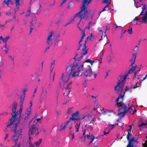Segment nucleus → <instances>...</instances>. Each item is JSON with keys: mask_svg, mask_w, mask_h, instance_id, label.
Segmentation results:
<instances>
[{"mask_svg": "<svg viewBox=\"0 0 147 147\" xmlns=\"http://www.w3.org/2000/svg\"><path fill=\"white\" fill-rule=\"evenodd\" d=\"M140 16H136L135 17V18L133 20V22H134L135 20H139L141 19V18H139Z\"/></svg>", "mask_w": 147, "mask_h": 147, "instance_id": "nucleus-38", "label": "nucleus"}, {"mask_svg": "<svg viewBox=\"0 0 147 147\" xmlns=\"http://www.w3.org/2000/svg\"><path fill=\"white\" fill-rule=\"evenodd\" d=\"M36 23V21H33V20H32V21L30 22L31 24V26H30V27H32V25L35 23Z\"/></svg>", "mask_w": 147, "mask_h": 147, "instance_id": "nucleus-41", "label": "nucleus"}, {"mask_svg": "<svg viewBox=\"0 0 147 147\" xmlns=\"http://www.w3.org/2000/svg\"><path fill=\"white\" fill-rule=\"evenodd\" d=\"M67 67L66 69V71H70L71 70V72L72 73L73 71H74L75 69V68H77L78 67V63H74L73 65H67Z\"/></svg>", "mask_w": 147, "mask_h": 147, "instance_id": "nucleus-9", "label": "nucleus"}, {"mask_svg": "<svg viewBox=\"0 0 147 147\" xmlns=\"http://www.w3.org/2000/svg\"><path fill=\"white\" fill-rule=\"evenodd\" d=\"M92 22H89L88 23V26L85 28V29H86L87 28H88L89 30H90L91 28H92Z\"/></svg>", "mask_w": 147, "mask_h": 147, "instance_id": "nucleus-29", "label": "nucleus"}, {"mask_svg": "<svg viewBox=\"0 0 147 147\" xmlns=\"http://www.w3.org/2000/svg\"><path fill=\"white\" fill-rule=\"evenodd\" d=\"M74 20V19H72L69 22H68V23H66V25H65V26H66L67 25H68L69 24L71 23V22L73 21Z\"/></svg>", "mask_w": 147, "mask_h": 147, "instance_id": "nucleus-51", "label": "nucleus"}, {"mask_svg": "<svg viewBox=\"0 0 147 147\" xmlns=\"http://www.w3.org/2000/svg\"><path fill=\"white\" fill-rule=\"evenodd\" d=\"M128 75V73L125 74V75H120L119 76L120 79L118 80L117 83H119L121 84V83L124 82V81Z\"/></svg>", "mask_w": 147, "mask_h": 147, "instance_id": "nucleus-14", "label": "nucleus"}, {"mask_svg": "<svg viewBox=\"0 0 147 147\" xmlns=\"http://www.w3.org/2000/svg\"><path fill=\"white\" fill-rule=\"evenodd\" d=\"M84 66V64L81 65H79L78 64V67L77 68H75V69L74 70L75 71H74L73 74H71V76L73 77H75L76 76H79L82 75L83 74V72H80V71H82L83 69V68Z\"/></svg>", "mask_w": 147, "mask_h": 147, "instance_id": "nucleus-5", "label": "nucleus"}, {"mask_svg": "<svg viewBox=\"0 0 147 147\" xmlns=\"http://www.w3.org/2000/svg\"><path fill=\"white\" fill-rule=\"evenodd\" d=\"M30 112H31V111L30 110H28L27 111L26 113V117L24 118V122H26L29 119L28 115L30 113Z\"/></svg>", "mask_w": 147, "mask_h": 147, "instance_id": "nucleus-18", "label": "nucleus"}, {"mask_svg": "<svg viewBox=\"0 0 147 147\" xmlns=\"http://www.w3.org/2000/svg\"><path fill=\"white\" fill-rule=\"evenodd\" d=\"M102 2L104 3H109L108 0H103Z\"/></svg>", "mask_w": 147, "mask_h": 147, "instance_id": "nucleus-57", "label": "nucleus"}, {"mask_svg": "<svg viewBox=\"0 0 147 147\" xmlns=\"http://www.w3.org/2000/svg\"><path fill=\"white\" fill-rule=\"evenodd\" d=\"M20 0H16V6L17 5H19V2Z\"/></svg>", "mask_w": 147, "mask_h": 147, "instance_id": "nucleus-53", "label": "nucleus"}, {"mask_svg": "<svg viewBox=\"0 0 147 147\" xmlns=\"http://www.w3.org/2000/svg\"><path fill=\"white\" fill-rule=\"evenodd\" d=\"M92 75H93V76H92V78L93 79H94L96 78V77L97 76V74H96L95 73H94Z\"/></svg>", "mask_w": 147, "mask_h": 147, "instance_id": "nucleus-49", "label": "nucleus"}, {"mask_svg": "<svg viewBox=\"0 0 147 147\" xmlns=\"http://www.w3.org/2000/svg\"><path fill=\"white\" fill-rule=\"evenodd\" d=\"M130 133L129 131H128L127 135V140H128L129 139V138L130 137Z\"/></svg>", "mask_w": 147, "mask_h": 147, "instance_id": "nucleus-52", "label": "nucleus"}, {"mask_svg": "<svg viewBox=\"0 0 147 147\" xmlns=\"http://www.w3.org/2000/svg\"><path fill=\"white\" fill-rule=\"evenodd\" d=\"M41 93L40 95V102L46 100L47 97L48 91L45 89V87L42 86L41 87Z\"/></svg>", "mask_w": 147, "mask_h": 147, "instance_id": "nucleus-6", "label": "nucleus"}, {"mask_svg": "<svg viewBox=\"0 0 147 147\" xmlns=\"http://www.w3.org/2000/svg\"><path fill=\"white\" fill-rule=\"evenodd\" d=\"M17 119L16 117H15V119L12 118L10 119V123L8 124L7 125V127H9L10 126H12V127L11 128L13 127V125H14L15 124H13V123L17 120Z\"/></svg>", "mask_w": 147, "mask_h": 147, "instance_id": "nucleus-17", "label": "nucleus"}, {"mask_svg": "<svg viewBox=\"0 0 147 147\" xmlns=\"http://www.w3.org/2000/svg\"><path fill=\"white\" fill-rule=\"evenodd\" d=\"M136 53H134L133 54L132 58L130 60V61L131 62V66H132L135 63L136 57Z\"/></svg>", "mask_w": 147, "mask_h": 147, "instance_id": "nucleus-16", "label": "nucleus"}, {"mask_svg": "<svg viewBox=\"0 0 147 147\" xmlns=\"http://www.w3.org/2000/svg\"><path fill=\"white\" fill-rule=\"evenodd\" d=\"M142 19V23H146L147 20V17L145 16H144L141 18Z\"/></svg>", "mask_w": 147, "mask_h": 147, "instance_id": "nucleus-21", "label": "nucleus"}, {"mask_svg": "<svg viewBox=\"0 0 147 147\" xmlns=\"http://www.w3.org/2000/svg\"><path fill=\"white\" fill-rule=\"evenodd\" d=\"M63 123H62L61 125L60 126V127L61 128L60 129V131H61L62 130H64L66 126L65 125L63 126Z\"/></svg>", "mask_w": 147, "mask_h": 147, "instance_id": "nucleus-34", "label": "nucleus"}, {"mask_svg": "<svg viewBox=\"0 0 147 147\" xmlns=\"http://www.w3.org/2000/svg\"><path fill=\"white\" fill-rule=\"evenodd\" d=\"M134 110H133L132 111V112L131 113V115H132L134 114V113L136 111V110L135 109V108H134Z\"/></svg>", "mask_w": 147, "mask_h": 147, "instance_id": "nucleus-60", "label": "nucleus"}, {"mask_svg": "<svg viewBox=\"0 0 147 147\" xmlns=\"http://www.w3.org/2000/svg\"><path fill=\"white\" fill-rule=\"evenodd\" d=\"M137 72L136 71L134 75V78H136L138 80L140 78V76H139L138 75H137L136 74Z\"/></svg>", "mask_w": 147, "mask_h": 147, "instance_id": "nucleus-31", "label": "nucleus"}, {"mask_svg": "<svg viewBox=\"0 0 147 147\" xmlns=\"http://www.w3.org/2000/svg\"><path fill=\"white\" fill-rule=\"evenodd\" d=\"M22 107H20V109L19 111V112H18V111L17 112H18L17 115H19L20 117L21 116V114L22 112Z\"/></svg>", "mask_w": 147, "mask_h": 147, "instance_id": "nucleus-32", "label": "nucleus"}, {"mask_svg": "<svg viewBox=\"0 0 147 147\" xmlns=\"http://www.w3.org/2000/svg\"><path fill=\"white\" fill-rule=\"evenodd\" d=\"M123 95H120L115 100L116 105H117L118 109V115L121 117H123L125 116V114L127 112L126 105L123 101Z\"/></svg>", "mask_w": 147, "mask_h": 147, "instance_id": "nucleus-2", "label": "nucleus"}, {"mask_svg": "<svg viewBox=\"0 0 147 147\" xmlns=\"http://www.w3.org/2000/svg\"><path fill=\"white\" fill-rule=\"evenodd\" d=\"M86 129H84L83 131V137L81 138H82L83 137H84V138H86V136H85V134L86 132Z\"/></svg>", "mask_w": 147, "mask_h": 147, "instance_id": "nucleus-42", "label": "nucleus"}, {"mask_svg": "<svg viewBox=\"0 0 147 147\" xmlns=\"http://www.w3.org/2000/svg\"><path fill=\"white\" fill-rule=\"evenodd\" d=\"M107 128H105L103 131V134L104 135H105L107 134H108L109 133V132L108 131L106 132L107 130Z\"/></svg>", "mask_w": 147, "mask_h": 147, "instance_id": "nucleus-40", "label": "nucleus"}, {"mask_svg": "<svg viewBox=\"0 0 147 147\" xmlns=\"http://www.w3.org/2000/svg\"><path fill=\"white\" fill-rule=\"evenodd\" d=\"M132 66V67L130 69V70H129L128 71V72L127 73L128 74L129 73H130V72H132L134 71L135 70L137 67V65H135L134 66L133 65L131 66Z\"/></svg>", "mask_w": 147, "mask_h": 147, "instance_id": "nucleus-23", "label": "nucleus"}, {"mask_svg": "<svg viewBox=\"0 0 147 147\" xmlns=\"http://www.w3.org/2000/svg\"><path fill=\"white\" fill-rule=\"evenodd\" d=\"M108 126H112V128H109L108 129V132H109H109H110V131L112 129H113V128H114V127H115V126H114V125H113V124H109L108 125Z\"/></svg>", "mask_w": 147, "mask_h": 147, "instance_id": "nucleus-30", "label": "nucleus"}, {"mask_svg": "<svg viewBox=\"0 0 147 147\" xmlns=\"http://www.w3.org/2000/svg\"><path fill=\"white\" fill-rule=\"evenodd\" d=\"M18 142H17V144L16 146V147H20L21 144L20 143H17Z\"/></svg>", "mask_w": 147, "mask_h": 147, "instance_id": "nucleus-56", "label": "nucleus"}, {"mask_svg": "<svg viewBox=\"0 0 147 147\" xmlns=\"http://www.w3.org/2000/svg\"><path fill=\"white\" fill-rule=\"evenodd\" d=\"M146 125H147V123H142L141 124L139 125H138V127H141L143 126H145Z\"/></svg>", "mask_w": 147, "mask_h": 147, "instance_id": "nucleus-45", "label": "nucleus"}, {"mask_svg": "<svg viewBox=\"0 0 147 147\" xmlns=\"http://www.w3.org/2000/svg\"><path fill=\"white\" fill-rule=\"evenodd\" d=\"M127 140L129 142L127 147H135L136 146L134 145V142H136L137 140L136 139L135 137H134L131 139L129 138Z\"/></svg>", "mask_w": 147, "mask_h": 147, "instance_id": "nucleus-10", "label": "nucleus"}, {"mask_svg": "<svg viewBox=\"0 0 147 147\" xmlns=\"http://www.w3.org/2000/svg\"><path fill=\"white\" fill-rule=\"evenodd\" d=\"M72 5H73V3L72 2H71V3L69 2V4L68 5V8L72 6Z\"/></svg>", "mask_w": 147, "mask_h": 147, "instance_id": "nucleus-55", "label": "nucleus"}, {"mask_svg": "<svg viewBox=\"0 0 147 147\" xmlns=\"http://www.w3.org/2000/svg\"><path fill=\"white\" fill-rule=\"evenodd\" d=\"M92 0H83L82 3V5L80 7L81 11L77 13L74 16V18H75L78 17L80 18V22L82 19H87L88 18V11L86 10L88 7V5L90 3Z\"/></svg>", "mask_w": 147, "mask_h": 147, "instance_id": "nucleus-1", "label": "nucleus"}, {"mask_svg": "<svg viewBox=\"0 0 147 147\" xmlns=\"http://www.w3.org/2000/svg\"><path fill=\"white\" fill-rule=\"evenodd\" d=\"M8 134H5V140H6L7 139V138H8Z\"/></svg>", "mask_w": 147, "mask_h": 147, "instance_id": "nucleus-62", "label": "nucleus"}, {"mask_svg": "<svg viewBox=\"0 0 147 147\" xmlns=\"http://www.w3.org/2000/svg\"><path fill=\"white\" fill-rule=\"evenodd\" d=\"M140 86H139V84L138 83V82H137L134 85V88L135 89L137 87H138Z\"/></svg>", "mask_w": 147, "mask_h": 147, "instance_id": "nucleus-39", "label": "nucleus"}, {"mask_svg": "<svg viewBox=\"0 0 147 147\" xmlns=\"http://www.w3.org/2000/svg\"><path fill=\"white\" fill-rule=\"evenodd\" d=\"M110 29V26H108L107 27V28L105 30V34L104 35V37H105V36H106V37L107 38V35L106 34V33L107 31L109 30Z\"/></svg>", "mask_w": 147, "mask_h": 147, "instance_id": "nucleus-37", "label": "nucleus"}, {"mask_svg": "<svg viewBox=\"0 0 147 147\" xmlns=\"http://www.w3.org/2000/svg\"><path fill=\"white\" fill-rule=\"evenodd\" d=\"M55 60H54L51 63V72L52 71L53 69L54 68V65L55 64Z\"/></svg>", "mask_w": 147, "mask_h": 147, "instance_id": "nucleus-27", "label": "nucleus"}, {"mask_svg": "<svg viewBox=\"0 0 147 147\" xmlns=\"http://www.w3.org/2000/svg\"><path fill=\"white\" fill-rule=\"evenodd\" d=\"M25 96L23 95H21L20 97V107H22L23 106V103Z\"/></svg>", "mask_w": 147, "mask_h": 147, "instance_id": "nucleus-19", "label": "nucleus"}, {"mask_svg": "<svg viewBox=\"0 0 147 147\" xmlns=\"http://www.w3.org/2000/svg\"><path fill=\"white\" fill-rule=\"evenodd\" d=\"M52 32L51 34L48 36L47 38V45L48 46L50 47L52 44V37L53 36L52 35Z\"/></svg>", "mask_w": 147, "mask_h": 147, "instance_id": "nucleus-13", "label": "nucleus"}, {"mask_svg": "<svg viewBox=\"0 0 147 147\" xmlns=\"http://www.w3.org/2000/svg\"><path fill=\"white\" fill-rule=\"evenodd\" d=\"M91 61V59H87L86 61H85L83 63V64H84V65L85 64V63L86 62H88L90 63V61Z\"/></svg>", "mask_w": 147, "mask_h": 147, "instance_id": "nucleus-46", "label": "nucleus"}, {"mask_svg": "<svg viewBox=\"0 0 147 147\" xmlns=\"http://www.w3.org/2000/svg\"><path fill=\"white\" fill-rule=\"evenodd\" d=\"M48 82H49V85L48 86V88H51V86H52V84L51 83V82L50 81H47L46 82V84H47L48 83Z\"/></svg>", "mask_w": 147, "mask_h": 147, "instance_id": "nucleus-36", "label": "nucleus"}, {"mask_svg": "<svg viewBox=\"0 0 147 147\" xmlns=\"http://www.w3.org/2000/svg\"><path fill=\"white\" fill-rule=\"evenodd\" d=\"M42 141V139H40L38 141L36 142L35 143V144L37 147L38 146H39L40 144L41 143Z\"/></svg>", "mask_w": 147, "mask_h": 147, "instance_id": "nucleus-28", "label": "nucleus"}, {"mask_svg": "<svg viewBox=\"0 0 147 147\" xmlns=\"http://www.w3.org/2000/svg\"><path fill=\"white\" fill-rule=\"evenodd\" d=\"M89 36V37H90V40H91V38H92V33H91L90 34Z\"/></svg>", "mask_w": 147, "mask_h": 147, "instance_id": "nucleus-61", "label": "nucleus"}, {"mask_svg": "<svg viewBox=\"0 0 147 147\" xmlns=\"http://www.w3.org/2000/svg\"><path fill=\"white\" fill-rule=\"evenodd\" d=\"M80 124H81V122H80V121L78 125H76L75 126V127L76 128V130H75L76 132H78V131H79V129L80 128Z\"/></svg>", "mask_w": 147, "mask_h": 147, "instance_id": "nucleus-26", "label": "nucleus"}, {"mask_svg": "<svg viewBox=\"0 0 147 147\" xmlns=\"http://www.w3.org/2000/svg\"><path fill=\"white\" fill-rule=\"evenodd\" d=\"M85 36V34H83L81 38V39H83L84 38Z\"/></svg>", "mask_w": 147, "mask_h": 147, "instance_id": "nucleus-64", "label": "nucleus"}, {"mask_svg": "<svg viewBox=\"0 0 147 147\" xmlns=\"http://www.w3.org/2000/svg\"><path fill=\"white\" fill-rule=\"evenodd\" d=\"M93 137L94 138V134L92 133L90 134V133H89V134L87 136V137L88 139H92Z\"/></svg>", "mask_w": 147, "mask_h": 147, "instance_id": "nucleus-25", "label": "nucleus"}, {"mask_svg": "<svg viewBox=\"0 0 147 147\" xmlns=\"http://www.w3.org/2000/svg\"><path fill=\"white\" fill-rule=\"evenodd\" d=\"M68 74L66 73L62 74L61 79L64 83H65L68 81V80L71 77V72H70L69 74L68 78L67 79Z\"/></svg>", "mask_w": 147, "mask_h": 147, "instance_id": "nucleus-8", "label": "nucleus"}, {"mask_svg": "<svg viewBox=\"0 0 147 147\" xmlns=\"http://www.w3.org/2000/svg\"><path fill=\"white\" fill-rule=\"evenodd\" d=\"M133 24L135 25L136 24H138V22L134 21V22L133 21Z\"/></svg>", "mask_w": 147, "mask_h": 147, "instance_id": "nucleus-58", "label": "nucleus"}, {"mask_svg": "<svg viewBox=\"0 0 147 147\" xmlns=\"http://www.w3.org/2000/svg\"><path fill=\"white\" fill-rule=\"evenodd\" d=\"M86 42H85L84 44L83 45V47L82 49V50L83 51H85L84 53H83L82 54H81V55L79 57V58H83L84 56H85L87 54L88 52V50H86L87 47L86 46Z\"/></svg>", "mask_w": 147, "mask_h": 147, "instance_id": "nucleus-15", "label": "nucleus"}, {"mask_svg": "<svg viewBox=\"0 0 147 147\" xmlns=\"http://www.w3.org/2000/svg\"><path fill=\"white\" fill-rule=\"evenodd\" d=\"M10 38V37L9 36H8L6 37L5 38H3V42H5L6 43L7 40L9 39Z\"/></svg>", "mask_w": 147, "mask_h": 147, "instance_id": "nucleus-35", "label": "nucleus"}, {"mask_svg": "<svg viewBox=\"0 0 147 147\" xmlns=\"http://www.w3.org/2000/svg\"><path fill=\"white\" fill-rule=\"evenodd\" d=\"M126 110L127 112H128L129 113V114H131V113L133 111L132 107H130L128 109H127V106H126Z\"/></svg>", "mask_w": 147, "mask_h": 147, "instance_id": "nucleus-22", "label": "nucleus"}, {"mask_svg": "<svg viewBox=\"0 0 147 147\" xmlns=\"http://www.w3.org/2000/svg\"><path fill=\"white\" fill-rule=\"evenodd\" d=\"M79 114V112L78 111H77L75 113H73L72 114V117H70V120H80V118L79 117H78Z\"/></svg>", "mask_w": 147, "mask_h": 147, "instance_id": "nucleus-11", "label": "nucleus"}, {"mask_svg": "<svg viewBox=\"0 0 147 147\" xmlns=\"http://www.w3.org/2000/svg\"><path fill=\"white\" fill-rule=\"evenodd\" d=\"M71 88V86H70L67 85L66 87L65 88V90H66L67 89H68L70 90Z\"/></svg>", "mask_w": 147, "mask_h": 147, "instance_id": "nucleus-48", "label": "nucleus"}, {"mask_svg": "<svg viewBox=\"0 0 147 147\" xmlns=\"http://www.w3.org/2000/svg\"><path fill=\"white\" fill-rule=\"evenodd\" d=\"M18 105V104L17 102L15 101L13 102L11 104V105L10 106L9 108V109L11 107L12 108V113H11V114H12V118L15 119V117H16V116L17 115L18 112H16V109Z\"/></svg>", "mask_w": 147, "mask_h": 147, "instance_id": "nucleus-7", "label": "nucleus"}, {"mask_svg": "<svg viewBox=\"0 0 147 147\" xmlns=\"http://www.w3.org/2000/svg\"><path fill=\"white\" fill-rule=\"evenodd\" d=\"M147 77V74L145 75V77L143 78V79L142 81H143Z\"/></svg>", "mask_w": 147, "mask_h": 147, "instance_id": "nucleus-63", "label": "nucleus"}, {"mask_svg": "<svg viewBox=\"0 0 147 147\" xmlns=\"http://www.w3.org/2000/svg\"><path fill=\"white\" fill-rule=\"evenodd\" d=\"M38 125L37 124V123L34 121V123L29 127V139L30 140V139H32L30 136H34V137H36L38 136L39 132L38 131Z\"/></svg>", "mask_w": 147, "mask_h": 147, "instance_id": "nucleus-3", "label": "nucleus"}, {"mask_svg": "<svg viewBox=\"0 0 147 147\" xmlns=\"http://www.w3.org/2000/svg\"><path fill=\"white\" fill-rule=\"evenodd\" d=\"M146 9V5H143V7H142V11H143L144 10Z\"/></svg>", "mask_w": 147, "mask_h": 147, "instance_id": "nucleus-50", "label": "nucleus"}, {"mask_svg": "<svg viewBox=\"0 0 147 147\" xmlns=\"http://www.w3.org/2000/svg\"><path fill=\"white\" fill-rule=\"evenodd\" d=\"M144 13V12H143V11H142H142H141V13H140L139 15V16H140L141 15H144V14L143 13Z\"/></svg>", "mask_w": 147, "mask_h": 147, "instance_id": "nucleus-59", "label": "nucleus"}, {"mask_svg": "<svg viewBox=\"0 0 147 147\" xmlns=\"http://www.w3.org/2000/svg\"><path fill=\"white\" fill-rule=\"evenodd\" d=\"M127 31L129 34H131L133 33L132 28H131L130 29H128Z\"/></svg>", "mask_w": 147, "mask_h": 147, "instance_id": "nucleus-43", "label": "nucleus"}, {"mask_svg": "<svg viewBox=\"0 0 147 147\" xmlns=\"http://www.w3.org/2000/svg\"><path fill=\"white\" fill-rule=\"evenodd\" d=\"M124 86H125V84H124V82L121 83L120 84V85L119 86V88H121L122 89V90H121V94H122V92H123V95H124L125 94V91H124V90L122 89V88L124 87Z\"/></svg>", "mask_w": 147, "mask_h": 147, "instance_id": "nucleus-20", "label": "nucleus"}, {"mask_svg": "<svg viewBox=\"0 0 147 147\" xmlns=\"http://www.w3.org/2000/svg\"><path fill=\"white\" fill-rule=\"evenodd\" d=\"M11 0H4L3 3H5L7 6H9V2L11 1Z\"/></svg>", "mask_w": 147, "mask_h": 147, "instance_id": "nucleus-33", "label": "nucleus"}, {"mask_svg": "<svg viewBox=\"0 0 147 147\" xmlns=\"http://www.w3.org/2000/svg\"><path fill=\"white\" fill-rule=\"evenodd\" d=\"M120 85L119 83H117V86H115V90L116 91H117V92H118L119 91V86Z\"/></svg>", "mask_w": 147, "mask_h": 147, "instance_id": "nucleus-24", "label": "nucleus"}, {"mask_svg": "<svg viewBox=\"0 0 147 147\" xmlns=\"http://www.w3.org/2000/svg\"><path fill=\"white\" fill-rule=\"evenodd\" d=\"M138 49V47L137 46H136L135 48L133 50L134 51V53H135V52L136 51H137Z\"/></svg>", "mask_w": 147, "mask_h": 147, "instance_id": "nucleus-47", "label": "nucleus"}, {"mask_svg": "<svg viewBox=\"0 0 147 147\" xmlns=\"http://www.w3.org/2000/svg\"><path fill=\"white\" fill-rule=\"evenodd\" d=\"M128 87L126 86L125 88V91H127L128 90H130V91H131L132 89H134V87L131 88L130 89L128 88H127Z\"/></svg>", "mask_w": 147, "mask_h": 147, "instance_id": "nucleus-44", "label": "nucleus"}, {"mask_svg": "<svg viewBox=\"0 0 147 147\" xmlns=\"http://www.w3.org/2000/svg\"><path fill=\"white\" fill-rule=\"evenodd\" d=\"M129 129H127V131H131V130L132 129V126L131 125H129Z\"/></svg>", "mask_w": 147, "mask_h": 147, "instance_id": "nucleus-54", "label": "nucleus"}, {"mask_svg": "<svg viewBox=\"0 0 147 147\" xmlns=\"http://www.w3.org/2000/svg\"><path fill=\"white\" fill-rule=\"evenodd\" d=\"M88 66L89 67V69L88 70H86V73H83V74H84L86 77L88 76H92V75L94 73V72H92V69L91 68V67L90 65H88Z\"/></svg>", "mask_w": 147, "mask_h": 147, "instance_id": "nucleus-12", "label": "nucleus"}, {"mask_svg": "<svg viewBox=\"0 0 147 147\" xmlns=\"http://www.w3.org/2000/svg\"><path fill=\"white\" fill-rule=\"evenodd\" d=\"M18 122L16 123L13 125V127L11 128V131H13V135L12 137V139L16 143V145L17 144L19 135L22 132V129H20V133H19L18 131L17 132V128Z\"/></svg>", "mask_w": 147, "mask_h": 147, "instance_id": "nucleus-4", "label": "nucleus"}]
</instances>
